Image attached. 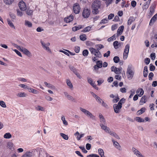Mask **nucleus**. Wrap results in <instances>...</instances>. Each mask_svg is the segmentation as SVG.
Instances as JSON below:
<instances>
[{
    "label": "nucleus",
    "mask_w": 157,
    "mask_h": 157,
    "mask_svg": "<svg viewBox=\"0 0 157 157\" xmlns=\"http://www.w3.org/2000/svg\"><path fill=\"white\" fill-rule=\"evenodd\" d=\"M101 6V2L99 1H94L92 5V13L94 14H97L99 13L98 9Z\"/></svg>",
    "instance_id": "obj_1"
},
{
    "label": "nucleus",
    "mask_w": 157,
    "mask_h": 157,
    "mask_svg": "<svg viewBox=\"0 0 157 157\" xmlns=\"http://www.w3.org/2000/svg\"><path fill=\"white\" fill-rule=\"evenodd\" d=\"M134 74V71L132 69V66L131 65H128L126 74L127 78L129 80L131 79L133 77Z\"/></svg>",
    "instance_id": "obj_2"
},
{
    "label": "nucleus",
    "mask_w": 157,
    "mask_h": 157,
    "mask_svg": "<svg viewBox=\"0 0 157 157\" xmlns=\"http://www.w3.org/2000/svg\"><path fill=\"white\" fill-rule=\"evenodd\" d=\"M79 109L87 117L92 120L95 119V116L88 110L82 107H80Z\"/></svg>",
    "instance_id": "obj_3"
},
{
    "label": "nucleus",
    "mask_w": 157,
    "mask_h": 157,
    "mask_svg": "<svg viewBox=\"0 0 157 157\" xmlns=\"http://www.w3.org/2000/svg\"><path fill=\"white\" fill-rule=\"evenodd\" d=\"M40 43L43 48L47 52H51V51L49 47V46L50 45V44L49 42L46 43H44L43 41H40Z\"/></svg>",
    "instance_id": "obj_4"
},
{
    "label": "nucleus",
    "mask_w": 157,
    "mask_h": 157,
    "mask_svg": "<svg viewBox=\"0 0 157 157\" xmlns=\"http://www.w3.org/2000/svg\"><path fill=\"white\" fill-rule=\"evenodd\" d=\"M131 150L134 155H135L137 157H145L139 151L134 147H132Z\"/></svg>",
    "instance_id": "obj_5"
},
{
    "label": "nucleus",
    "mask_w": 157,
    "mask_h": 157,
    "mask_svg": "<svg viewBox=\"0 0 157 157\" xmlns=\"http://www.w3.org/2000/svg\"><path fill=\"white\" fill-rule=\"evenodd\" d=\"M129 47L130 46L129 44H127L125 46L123 54V59L124 60L126 59L128 57L129 50Z\"/></svg>",
    "instance_id": "obj_6"
},
{
    "label": "nucleus",
    "mask_w": 157,
    "mask_h": 157,
    "mask_svg": "<svg viewBox=\"0 0 157 157\" xmlns=\"http://www.w3.org/2000/svg\"><path fill=\"white\" fill-rule=\"evenodd\" d=\"M73 11L75 14L78 13L80 11V7L78 4L75 3L74 4L73 6Z\"/></svg>",
    "instance_id": "obj_7"
},
{
    "label": "nucleus",
    "mask_w": 157,
    "mask_h": 157,
    "mask_svg": "<svg viewBox=\"0 0 157 157\" xmlns=\"http://www.w3.org/2000/svg\"><path fill=\"white\" fill-rule=\"evenodd\" d=\"M90 13V11L88 8H84L82 12V16L85 18L89 17Z\"/></svg>",
    "instance_id": "obj_8"
},
{
    "label": "nucleus",
    "mask_w": 157,
    "mask_h": 157,
    "mask_svg": "<svg viewBox=\"0 0 157 157\" xmlns=\"http://www.w3.org/2000/svg\"><path fill=\"white\" fill-rule=\"evenodd\" d=\"M122 107V106L118 103L114 104L113 105V108L114 112L116 113H120Z\"/></svg>",
    "instance_id": "obj_9"
},
{
    "label": "nucleus",
    "mask_w": 157,
    "mask_h": 157,
    "mask_svg": "<svg viewBox=\"0 0 157 157\" xmlns=\"http://www.w3.org/2000/svg\"><path fill=\"white\" fill-rule=\"evenodd\" d=\"M111 70L112 71H113L117 74H120L121 73V71L122 69L121 67L117 68L114 66H112L111 67Z\"/></svg>",
    "instance_id": "obj_10"
},
{
    "label": "nucleus",
    "mask_w": 157,
    "mask_h": 157,
    "mask_svg": "<svg viewBox=\"0 0 157 157\" xmlns=\"http://www.w3.org/2000/svg\"><path fill=\"white\" fill-rule=\"evenodd\" d=\"M21 51L28 57H30L32 56L31 52L25 48L22 47Z\"/></svg>",
    "instance_id": "obj_11"
},
{
    "label": "nucleus",
    "mask_w": 157,
    "mask_h": 157,
    "mask_svg": "<svg viewBox=\"0 0 157 157\" xmlns=\"http://www.w3.org/2000/svg\"><path fill=\"white\" fill-rule=\"evenodd\" d=\"M19 6L21 10L22 11H25L26 8V6L25 2L22 1L19 2Z\"/></svg>",
    "instance_id": "obj_12"
},
{
    "label": "nucleus",
    "mask_w": 157,
    "mask_h": 157,
    "mask_svg": "<svg viewBox=\"0 0 157 157\" xmlns=\"http://www.w3.org/2000/svg\"><path fill=\"white\" fill-rule=\"evenodd\" d=\"M112 141L113 143V145L115 147L120 151L122 150L121 146L117 141H115L114 140H112Z\"/></svg>",
    "instance_id": "obj_13"
},
{
    "label": "nucleus",
    "mask_w": 157,
    "mask_h": 157,
    "mask_svg": "<svg viewBox=\"0 0 157 157\" xmlns=\"http://www.w3.org/2000/svg\"><path fill=\"white\" fill-rule=\"evenodd\" d=\"M88 82L94 88L98 90V88L97 87L96 85L95 84V82H94L93 80L90 78H87Z\"/></svg>",
    "instance_id": "obj_14"
},
{
    "label": "nucleus",
    "mask_w": 157,
    "mask_h": 157,
    "mask_svg": "<svg viewBox=\"0 0 157 157\" xmlns=\"http://www.w3.org/2000/svg\"><path fill=\"white\" fill-rule=\"evenodd\" d=\"M74 135L76 136L77 140H79L82 137L84 136V134L82 133L80 134L78 131H77L74 134Z\"/></svg>",
    "instance_id": "obj_15"
},
{
    "label": "nucleus",
    "mask_w": 157,
    "mask_h": 157,
    "mask_svg": "<svg viewBox=\"0 0 157 157\" xmlns=\"http://www.w3.org/2000/svg\"><path fill=\"white\" fill-rule=\"evenodd\" d=\"M100 125L101 126V128L107 133H108L110 130V128L109 127H107L106 126L104 125L102 123L100 124Z\"/></svg>",
    "instance_id": "obj_16"
},
{
    "label": "nucleus",
    "mask_w": 157,
    "mask_h": 157,
    "mask_svg": "<svg viewBox=\"0 0 157 157\" xmlns=\"http://www.w3.org/2000/svg\"><path fill=\"white\" fill-rule=\"evenodd\" d=\"M74 19V17L72 14L70 15L68 17L64 18V21L67 23H69L72 21Z\"/></svg>",
    "instance_id": "obj_17"
},
{
    "label": "nucleus",
    "mask_w": 157,
    "mask_h": 157,
    "mask_svg": "<svg viewBox=\"0 0 157 157\" xmlns=\"http://www.w3.org/2000/svg\"><path fill=\"white\" fill-rule=\"evenodd\" d=\"M124 27L123 25L121 26L118 28L117 32V36H119L121 35L123 31Z\"/></svg>",
    "instance_id": "obj_18"
},
{
    "label": "nucleus",
    "mask_w": 157,
    "mask_h": 157,
    "mask_svg": "<svg viewBox=\"0 0 157 157\" xmlns=\"http://www.w3.org/2000/svg\"><path fill=\"white\" fill-rule=\"evenodd\" d=\"M66 82L69 88L71 90H73V85L70 80L69 79H67L66 80Z\"/></svg>",
    "instance_id": "obj_19"
},
{
    "label": "nucleus",
    "mask_w": 157,
    "mask_h": 157,
    "mask_svg": "<svg viewBox=\"0 0 157 157\" xmlns=\"http://www.w3.org/2000/svg\"><path fill=\"white\" fill-rule=\"evenodd\" d=\"M44 84L46 87L48 88H50L52 90H54L56 89L55 86L53 85L50 83H48L46 82H44Z\"/></svg>",
    "instance_id": "obj_20"
},
{
    "label": "nucleus",
    "mask_w": 157,
    "mask_h": 157,
    "mask_svg": "<svg viewBox=\"0 0 157 157\" xmlns=\"http://www.w3.org/2000/svg\"><path fill=\"white\" fill-rule=\"evenodd\" d=\"M144 91L143 89L139 88L136 91V93L138 96L140 97H141L144 94Z\"/></svg>",
    "instance_id": "obj_21"
},
{
    "label": "nucleus",
    "mask_w": 157,
    "mask_h": 157,
    "mask_svg": "<svg viewBox=\"0 0 157 157\" xmlns=\"http://www.w3.org/2000/svg\"><path fill=\"white\" fill-rule=\"evenodd\" d=\"M64 94L65 96L69 100H71L73 101L74 99L73 98V97L71 95H70L69 94L66 92H64Z\"/></svg>",
    "instance_id": "obj_22"
},
{
    "label": "nucleus",
    "mask_w": 157,
    "mask_h": 157,
    "mask_svg": "<svg viewBox=\"0 0 157 157\" xmlns=\"http://www.w3.org/2000/svg\"><path fill=\"white\" fill-rule=\"evenodd\" d=\"M113 45L114 48L116 49L118 48L121 46V44L118 41H115L113 43Z\"/></svg>",
    "instance_id": "obj_23"
},
{
    "label": "nucleus",
    "mask_w": 157,
    "mask_h": 157,
    "mask_svg": "<svg viewBox=\"0 0 157 157\" xmlns=\"http://www.w3.org/2000/svg\"><path fill=\"white\" fill-rule=\"evenodd\" d=\"M61 120L64 125L65 126H67L68 125V123L66 120L65 117L64 115H62L61 116Z\"/></svg>",
    "instance_id": "obj_24"
},
{
    "label": "nucleus",
    "mask_w": 157,
    "mask_h": 157,
    "mask_svg": "<svg viewBox=\"0 0 157 157\" xmlns=\"http://www.w3.org/2000/svg\"><path fill=\"white\" fill-rule=\"evenodd\" d=\"M32 152L30 151H27L21 157H32Z\"/></svg>",
    "instance_id": "obj_25"
},
{
    "label": "nucleus",
    "mask_w": 157,
    "mask_h": 157,
    "mask_svg": "<svg viewBox=\"0 0 157 157\" xmlns=\"http://www.w3.org/2000/svg\"><path fill=\"white\" fill-rule=\"evenodd\" d=\"M156 6L155 3H153L150 7V13L151 14H152L155 11V9Z\"/></svg>",
    "instance_id": "obj_26"
},
{
    "label": "nucleus",
    "mask_w": 157,
    "mask_h": 157,
    "mask_svg": "<svg viewBox=\"0 0 157 157\" xmlns=\"http://www.w3.org/2000/svg\"><path fill=\"white\" fill-rule=\"evenodd\" d=\"M147 97L145 95L143 96L140 100V103L141 105H143L144 104L146 103V101Z\"/></svg>",
    "instance_id": "obj_27"
},
{
    "label": "nucleus",
    "mask_w": 157,
    "mask_h": 157,
    "mask_svg": "<svg viewBox=\"0 0 157 157\" xmlns=\"http://www.w3.org/2000/svg\"><path fill=\"white\" fill-rule=\"evenodd\" d=\"M98 116L101 122V123H105V120L102 114L101 113H99V114Z\"/></svg>",
    "instance_id": "obj_28"
},
{
    "label": "nucleus",
    "mask_w": 157,
    "mask_h": 157,
    "mask_svg": "<svg viewBox=\"0 0 157 157\" xmlns=\"http://www.w3.org/2000/svg\"><path fill=\"white\" fill-rule=\"evenodd\" d=\"M7 22L10 26L14 29H15V28L12 21H11L10 19H7Z\"/></svg>",
    "instance_id": "obj_29"
},
{
    "label": "nucleus",
    "mask_w": 157,
    "mask_h": 157,
    "mask_svg": "<svg viewBox=\"0 0 157 157\" xmlns=\"http://www.w3.org/2000/svg\"><path fill=\"white\" fill-rule=\"evenodd\" d=\"M35 109L37 111H44L45 110L44 108L40 105H37L35 107Z\"/></svg>",
    "instance_id": "obj_30"
},
{
    "label": "nucleus",
    "mask_w": 157,
    "mask_h": 157,
    "mask_svg": "<svg viewBox=\"0 0 157 157\" xmlns=\"http://www.w3.org/2000/svg\"><path fill=\"white\" fill-rule=\"evenodd\" d=\"M28 90L29 92H31L33 94H37L39 93V92L37 90L30 87H29Z\"/></svg>",
    "instance_id": "obj_31"
},
{
    "label": "nucleus",
    "mask_w": 157,
    "mask_h": 157,
    "mask_svg": "<svg viewBox=\"0 0 157 157\" xmlns=\"http://www.w3.org/2000/svg\"><path fill=\"white\" fill-rule=\"evenodd\" d=\"M12 137V135L10 132H7L3 135V137L6 139H10Z\"/></svg>",
    "instance_id": "obj_32"
},
{
    "label": "nucleus",
    "mask_w": 157,
    "mask_h": 157,
    "mask_svg": "<svg viewBox=\"0 0 157 157\" xmlns=\"http://www.w3.org/2000/svg\"><path fill=\"white\" fill-rule=\"evenodd\" d=\"M92 28V26H88L85 28H84L82 30V32H83L86 33L89 32L90 31L91 29Z\"/></svg>",
    "instance_id": "obj_33"
},
{
    "label": "nucleus",
    "mask_w": 157,
    "mask_h": 157,
    "mask_svg": "<svg viewBox=\"0 0 157 157\" xmlns=\"http://www.w3.org/2000/svg\"><path fill=\"white\" fill-rule=\"evenodd\" d=\"M157 19V13L155 14L151 19L149 24L151 25L152 23H154Z\"/></svg>",
    "instance_id": "obj_34"
},
{
    "label": "nucleus",
    "mask_w": 157,
    "mask_h": 157,
    "mask_svg": "<svg viewBox=\"0 0 157 157\" xmlns=\"http://www.w3.org/2000/svg\"><path fill=\"white\" fill-rule=\"evenodd\" d=\"M25 25L29 28H31L32 26V24L31 22L27 20L25 21Z\"/></svg>",
    "instance_id": "obj_35"
},
{
    "label": "nucleus",
    "mask_w": 157,
    "mask_h": 157,
    "mask_svg": "<svg viewBox=\"0 0 157 157\" xmlns=\"http://www.w3.org/2000/svg\"><path fill=\"white\" fill-rule=\"evenodd\" d=\"M14 0H3V2L6 5H10L13 2Z\"/></svg>",
    "instance_id": "obj_36"
},
{
    "label": "nucleus",
    "mask_w": 157,
    "mask_h": 157,
    "mask_svg": "<svg viewBox=\"0 0 157 157\" xmlns=\"http://www.w3.org/2000/svg\"><path fill=\"white\" fill-rule=\"evenodd\" d=\"M135 20L134 18L132 17H130L128 21V25H130Z\"/></svg>",
    "instance_id": "obj_37"
},
{
    "label": "nucleus",
    "mask_w": 157,
    "mask_h": 157,
    "mask_svg": "<svg viewBox=\"0 0 157 157\" xmlns=\"http://www.w3.org/2000/svg\"><path fill=\"white\" fill-rule=\"evenodd\" d=\"M17 95V97H24L26 96L27 94L24 92H20L18 93Z\"/></svg>",
    "instance_id": "obj_38"
},
{
    "label": "nucleus",
    "mask_w": 157,
    "mask_h": 157,
    "mask_svg": "<svg viewBox=\"0 0 157 157\" xmlns=\"http://www.w3.org/2000/svg\"><path fill=\"white\" fill-rule=\"evenodd\" d=\"M146 109L145 108L143 107L141 109L138 111L137 112V115H140L141 114L144 113Z\"/></svg>",
    "instance_id": "obj_39"
},
{
    "label": "nucleus",
    "mask_w": 157,
    "mask_h": 157,
    "mask_svg": "<svg viewBox=\"0 0 157 157\" xmlns=\"http://www.w3.org/2000/svg\"><path fill=\"white\" fill-rule=\"evenodd\" d=\"M13 144L11 142H8L7 143V147L10 149H11L13 147Z\"/></svg>",
    "instance_id": "obj_40"
},
{
    "label": "nucleus",
    "mask_w": 157,
    "mask_h": 157,
    "mask_svg": "<svg viewBox=\"0 0 157 157\" xmlns=\"http://www.w3.org/2000/svg\"><path fill=\"white\" fill-rule=\"evenodd\" d=\"M60 135L61 136L64 140H67L68 139V136L67 135L62 133H60Z\"/></svg>",
    "instance_id": "obj_41"
},
{
    "label": "nucleus",
    "mask_w": 157,
    "mask_h": 157,
    "mask_svg": "<svg viewBox=\"0 0 157 157\" xmlns=\"http://www.w3.org/2000/svg\"><path fill=\"white\" fill-rule=\"evenodd\" d=\"M80 39L82 41L85 40L86 39V34L81 35L79 36Z\"/></svg>",
    "instance_id": "obj_42"
},
{
    "label": "nucleus",
    "mask_w": 157,
    "mask_h": 157,
    "mask_svg": "<svg viewBox=\"0 0 157 157\" xmlns=\"http://www.w3.org/2000/svg\"><path fill=\"white\" fill-rule=\"evenodd\" d=\"M98 152L100 156H102L104 155V152L103 150L101 148H99L98 149Z\"/></svg>",
    "instance_id": "obj_43"
},
{
    "label": "nucleus",
    "mask_w": 157,
    "mask_h": 157,
    "mask_svg": "<svg viewBox=\"0 0 157 157\" xmlns=\"http://www.w3.org/2000/svg\"><path fill=\"white\" fill-rule=\"evenodd\" d=\"M93 55L97 57L100 58L101 56L100 52L98 50H97Z\"/></svg>",
    "instance_id": "obj_44"
},
{
    "label": "nucleus",
    "mask_w": 157,
    "mask_h": 157,
    "mask_svg": "<svg viewBox=\"0 0 157 157\" xmlns=\"http://www.w3.org/2000/svg\"><path fill=\"white\" fill-rule=\"evenodd\" d=\"M19 86L21 87V88H23L25 89L28 90L29 89V87L28 86L24 84H20L18 85Z\"/></svg>",
    "instance_id": "obj_45"
},
{
    "label": "nucleus",
    "mask_w": 157,
    "mask_h": 157,
    "mask_svg": "<svg viewBox=\"0 0 157 157\" xmlns=\"http://www.w3.org/2000/svg\"><path fill=\"white\" fill-rule=\"evenodd\" d=\"M116 39V35L115 34H114L111 37L108 38L107 40L109 42H111L113 40H115Z\"/></svg>",
    "instance_id": "obj_46"
},
{
    "label": "nucleus",
    "mask_w": 157,
    "mask_h": 157,
    "mask_svg": "<svg viewBox=\"0 0 157 157\" xmlns=\"http://www.w3.org/2000/svg\"><path fill=\"white\" fill-rule=\"evenodd\" d=\"M136 119L138 122H144V120L140 117H136Z\"/></svg>",
    "instance_id": "obj_47"
},
{
    "label": "nucleus",
    "mask_w": 157,
    "mask_h": 157,
    "mask_svg": "<svg viewBox=\"0 0 157 157\" xmlns=\"http://www.w3.org/2000/svg\"><path fill=\"white\" fill-rule=\"evenodd\" d=\"M88 51L86 49L84 50L82 52V54L84 56H87L88 55Z\"/></svg>",
    "instance_id": "obj_48"
},
{
    "label": "nucleus",
    "mask_w": 157,
    "mask_h": 157,
    "mask_svg": "<svg viewBox=\"0 0 157 157\" xmlns=\"http://www.w3.org/2000/svg\"><path fill=\"white\" fill-rule=\"evenodd\" d=\"M89 50L91 53V54H94L95 53V52L97 51V50H96L95 49L93 48H89Z\"/></svg>",
    "instance_id": "obj_49"
},
{
    "label": "nucleus",
    "mask_w": 157,
    "mask_h": 157,
    "mask_svg": "<svg viewBox=\"0 0 157 157\" xmlns=\"http://www.w3.org/2000/svg\"><path fill=\"white\" fill-rule=\"evenodd\" d=\"M0 105L3 108H5L6 107L5 103L3 101H0Z\"/></svg>",
    "instance_id": "obj_50"
},
{
    "label": "nucleus",
    "mask_w": 157,
    "mask_h": 157,
    "mask_svg": "<svg viewBox=\"0 0 157 157\" xmlns=\"http://www.w3.org/2000/svg\"><path fill=\"white\" fill-rule=\"evenodd\" d=\"M96 48H97V50H100L102 48H104V46L103 45L101 44H97L95 45Z\"/></svg>",
    "instance_id": "obj_51"
},
{
    "label": "nucleus",
    "mask_w": 157,
    "mask_h": 157,
    "mask_svg": "<svg viewBox=\"0 0 157 157\" xmlns=\"http://www.w3.org/2000/svg\"><path fill=\"white\" fill-rule=\"evenodd\" d=\"M98 67L101 68L102 67V62L100 61H98L97 62V65Z\"/></svg>",
    "instance_id": "obj_52"
},
{
    "label": "nucleus",
    "mask_w": 157,
    "mask_h": 157,
    "mask_svg": "<svg viewBox=\"0 0 157 157\" xmlns=\"http://www.w3.org/2000/svg\"><path fill=\"white\" fill-rule=\"evenodd\" d=\"M113 60L114 62L117 63L119 62L120 59L118 57L116 56L113 58Z\"/></svg>",
    "instance_id": "obj_53"
},
{
    "label": "nucleus",
    "mask_w": 157,
    "mask_h": 157,
    "mask_svg": "<svg viewBox=\"0 0 157 157\" xmlns=\"http://www.w3.org/2000/svg\"><path fill=\"white\" fill-rule=\"evenodd\" d=\"M26 13L27 15H31L32 14L33 11L32 10L28 9L26 11Z\"/></svg>",
    "instance_id": "obj_54"
},
{
    "label": "nucleus",
    "mask_w": 157,
    "mask_h": 157,
    "mask_svg": "<svg viewBox=\"0 0 157 157\" xmlns=\"http://www.w3.org/2000/svg\"><path fill=\"white\" fill-rule=\"evenodd\" d=\"M45 98L48 101H51L52 100L53 98L50 96L48 95H46L45 96Z\"/></svg>",
    "instance_id": "obj_55"
},
{
    "label": "nucleus",
    "mask_w": 157,
    "mask_h": 157,
    "mask_svg": "<svg viewBox=\"0 0 157 157\" xmlns=\"http://www.w3.org/2000/svg\"><path fill=\"white\" fill-rule=\"evenodd\" d=\"M108 22V20L107 19V18H104L103 19H102L101 22L100 23L101 24H105L106 23Z\"/></svg>",
    "instance_id": "obj_56"
},
{
    "label": "nucleus",
    "mask_w": 157,
    "mask_h": 157,
    "mask_svg": "<svg viewBox=\"0 0 157 157\" xmlns=\"http://www.w3.org/2000/svg\"><path fill=\"white\" fill-rule=\"evenodd\" d=\"M119 100V98L117 96H116L113 100V103H117Z\"/></svg>",
    "instance_id": "obj_57"
},
{
    "label": "nucleus",
    "mask_w": 157,
    "mask_h": 157,
    "mask_svg": "<svg viewBox=\"0 0 157 157\" xmlns=\"http://www.w3.org/2000/svg\"><path fill=\"white\" fill-rule=\"evenodd\" d=\"M154 76V74L152 72H150L149 73L148 75L149 79L150 80H152V78Z\"/></svg>",
    "instance_id": "obj_58"
},
{
    "label": "nucleus",
    "mask_w": 157,
    "mask_h": 157,
    "mask_svg": "<svg viewBox=\"0 0 157 157\" xmlns=\"http://www.w3.org/2000/svg\"><path fill=\"white\" fill-rule=\"evenodd\" d=\"M13 51H14L19 56L22 57V56L21 53L19 52L18 51L17 49H13Z\"/></svg>",
    "instance_id": "obj_59"
},
{
    "label": "nucleus",
    "mask_w": 157,
    "mask_h": 157,
    "mask_svg": "<svg viewBox=\"0 0 157 157\" xmlns=\"http://www.w3.org/2000/svg\"><path fill=\"white\" fill-rule=\"evenodd\" d=\"M13 45L14 46V47H15L16 48H17V49H18L20 51H21V50L22 49V48L23 47H21L20 46H18L17 45V44H13Z\"/></svg>",
    "instance_id": "obj_60"
},
{
    "label": "nucleus",
    "mask_w": 157,
    "mask_h": 157,
    "mask_svg": "<svg viewBox=\"0 0 157 157\" xmlns=\"http://www.w3.org/2000/svg\"><path fill=\"white\" fill-rule=\"evenodd\" d=\"M17 15L19 17H21L23 15V13L22 12L20 11L19 10H17Z\"/></svg>",
    "instance_id": "obj_61"
},
{
    "label": "nucleus",
    "mask_w": 157,
    "mask_h": 157,
    "mask_svg": "<svg viewBox=\"0 0 157 157\" xmlns=\"http://www.w3.org/2000/svg\"><path fill=\"white\" fill-rule=\"evenodd\" d=\"M80 50V47L78 46H76L75 48V51L77 53H78Z\"/></svg>",
    "instance_id": "obj_62"
},
{
    "label": "nucleus",
    "mask_w": 157,
    "mask_h": 157,
    "mask_svg": "<svg viewBox=\"0 0 157 157\" xmlns=\"http://www.w3.org/2000/svg\"><path fill=\"white\" fill-rule=\"evenodd\" d=\"M125 100L124 98H122L121 99L120 101L118 102V104H120L121 106L125 102Z\"/></svg>",
    "instance_id": "obj_63"
},
{
    "label": "nucleus",
    "mask_w": 157,
    "mask_h": 157,
    "mask_svg": "<svg viewBox=\"0 0 157 157\" xmlns=\"http://www.w3.org/2000/svg\"><path fill=\"white\" fill-rule=\"evenodd\" d=\"M87 157H99V156L98 155L92 154L87 155Z\"/></svg>",
    "instance_id": "obj_64"
}]
</instances>
